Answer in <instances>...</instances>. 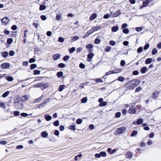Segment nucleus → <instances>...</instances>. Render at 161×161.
Returning a JSON list of instances; mask_svg holds the SVG:
<instances>
[{"mask_svg":"<svg viewBox=\"0 0 161 161\" xmlns=\"http://www.w3.org/2000/svg\"><path fill=\"white\" fill-rule=\"evenodd\" d=\"M140 81L138 80H132L127 82L126 86L127 88L130 90H133L134 88L139 85Z\"/></svg>","mask_w":161,"mask_h":161,"instance_id":"nucleus-1","label":"nucleus"},{"mask_svg":"<svg viewBox=\"0 0 161 161\" xmlns=\"http://www.w3.org/2000/svg\"><path fill=\"white\" fill-rule=\"evenodd\" d=\"M23 103L22 101L19 100L15 101L14 103V106L17 109H21L23 107Z\"/></svg>","mask_w":161,"mask_h":161,"instance_id":"nucleus-2","label":"nucleus"},{"mask_svg":"<svg viewBox=\"0 0 161 161\" xmlns=\"http://www.w3.org/2000/svg\"><path fill=\"white\" fill-rule=\"evenodd\" d=\"M126 130V128L125 127H121L118 128L114 132L115 135H117L122 134Z\"/></svg>","mask_w":161,"mask_h":161,"instance_id":"nucleus-3","label":"nucleus"},{"mask_svg":"<svg viewBox=\"0 0 161 161\" xmlns=\"http://www.w3.org/2000/svg\"><path fill=\"white\" fill-rule=\"evenodd\" d=\"M120 14V10H118L115 12H111L110 14V16H112L113 17H116L119 16Z\"/></svg>","mask_w":161,"mask_h":161,"instance_id":"nucleus-4","label":"nucleus"},{"mask_svg":"<svg viewBox=\"0 0 161 161\" xmlns=\"http://www.w3.org/2000/svg\"><path fill=\"white\" fill-rule=\"evenodd\" d=\"M9 21V20L8 17H6L2 19L1 20L2 23L5 25H6L8 23Z\"/></svg>","mask_w":161,"mask_h":161,"instance_id":"nucleus-5","label":"nucleus"},{"mask_svg":"<svg viewBox=\"0 0 161 161\" xmlns=\"http://www.w3.org/2000/svg\"><path fill=\"white\" fill-rule=\"evenodd\" d=\"M101 28V27L100 26H96L90 30L92 33L95 31L100 30Z\"/></svg>","mask_w":161,"mask_h":161,"instance_id":"nucleus-6","label":"nucleus"},{"mask_svg":"<svg viewBox=\"0 0 161 161\" xmlns=\"http://www.w3.org/2000/svg\"><path fill=\"white\" fill-rule=\"evenodd\" d=\"M10 66V64H9L5 63L2 64L1 65V67L3 69H7Z\"/></svg>","mask_w":161,"mask_h":161,"instance_id":"nucleus-7","label":"nucleus"},{"mask_svg":"<svg viewBox=\"0 0 161 161\" xmlns=\"http://www.w3.org/2000/svg\"><path fill=\"white\" fill-rule=\"evenodd\" d=\"M94 54L93 53H90L87 55V61L89 62L91 61V59L92 58Z\"/></svg>","mask_w":161,"mask_h":161,"instance_id":"nucleus-8","label":"nucleus"},{"mask_svg":"<svg viewBox=\"0 0 161 161\" xmlns=\"http://www.w3.org/2000/svg\"><path fill=\"white\" fill-rule=\"evenodd\" d=\"M60 55L59 54H56L53 56V58L54 60H57L60 58Z\"/></svg>","mask_w":161,"mask_h":161,"instance_id":"nucleus-9","label":"nucleus"},{"mask_svg":"<svg viewBox=\"0 0 161 161\" xmlns=\"http://www.w3.org/2000/svg\"><path fill=\"white\" fill-rule=\"evenodd\" d=\"M44 117L47 121L50 120L52 119V117L49 114H47L44 115Z\"/></svg>","mask_w":161,"mask_h":161,"instance_id":"nucleus-10","label":"nucleus"},{"mask_svg":"<svg viewBox=\"0 0 161 161\" xmlns=\"http://www.w3.org/2000/svg\"><path fill=\"white\" fill-rule=\"evenodd\" d=\"M29 97L30 96L29 95H25L22 97L21 101H22L23 102V101H25L27 100Z\"/></svg>","mask_w":161,"mask_h":161,"instance_id":"nucleus-11","label":"nucleus"},{"mask_svg":"<svg viewBox=\"0 0 161 161\" xmlns=\"http://www.w3.org/2000/svg\"><path fill=\"white\" fill-rule=\"evenodd\" d=\"M42 84L41 86V88L42 90H44L47 87L48 84L47 83H44L43 82H41Z\"/></svg>","mask_w":161,"mask_h":161,"instance_id":"nucleus-12","label":"nucleus"},{"mask_svg":"<svg viewBox=\"0 0 161 161\" xmlns=\"http://www.w3.org/2000/svg\"><path fill=\"white\" fill-rule=\"evenodd\" d=\"M97 17V14L94 13L90 17L89 19L90 20H92L95 19Z\"/></svg>","mask_w":161,"mask_h":161,"instance_id":"nucleus-13","label":"nucleus"},{"mask_svg":"<svg viewBox=\"0 0 161 161\" xmlns=\"http://www.w3.org/2000/svg\"><path fill=\"white\" fill-rule=\"evenodd\" d=\"M41 136L44 138L47 137L48 136V134L45 131H43L41 133Z\"/></svg>","mask_w":161,"mask_h":161,"instance_id":"nucleus-14","label":"nucleus"},{"mask_svg":"<svg viewBox=\"0 0 161 161\" xmlns=\"http://www.w3.org/2000/svg\"><path fill=\"white\" fill-rule=\"evenodd\" d=\"M129 112L130 114H134L136 113V110L134 108H130L129 110Z\"/></svg>","mask_w":161,"mask_h":161,"instance_id":"nucleus-15","label":"nucleus"},{"mask_svg":"<svg viewBox=\"0 0 161 161\" xmlns=\"http://www.w3.org/2000/svg\"><path fill=\"white\" fill-rule=\"evenodd\" d=\"M92 32L90 30L88 31L83 36V37L85 38L87 37L89 35L91 34Z\"/></svg>","mask_w":161,"mask_h":161,"instance_id":"nucleus-16","label":"nucleus"},{"mask_svg":"<svg viewBox=\"0 0 161 161\" xmlns=\"http://www.w3.org/2000/svg\"><path fill=\"white\" fill-rule=\"evenodd\" d=\"M147 68L146 67H142L140 71L141 73L142 74H144L146 72Z\"/></svg>","mask_w":161,"mask_h":161,"instance_id":"nucleus-17","label":"nucleus"},{"mask_svg":"<svg viewBox=\"0 0 161 161\" xmlns=\"http://www.w3.org/2000/svg\"><path fill=\"white\" fill-rule=\"evenodd\" d=\"M43 96L42 95L41 97L38 98L36 99L34 101V102L37 103L40 102L42 100V99L43 98Z\"/></svg>","mask_w":161,"mask_h":161,"instance_id":"nucleus-18","label":"nucleus"},{"mask_svg":"<svg viewBox=\"0 0 161 161\" xmlns=\"http://www.w3.org/2000/svg\"><path fill=\"white\" fill-rule=\"evenodd\" d=\"M8 53L7 51L2 52L1 53V56L5 58L7 57L8 56Z\"/></svg>","mask_w":161,"mask_h":161,"instance_id":"nucleus-19","label":"nucleus"},{"mask_svg":"<svg viewBox=\"0 0 161 161\" xmlns=\"http://www.w3.org/2000/svg\"><path fill=\"white\" fill-rule=\"evenodd\" d=\"M152 59L151 58H147L145 61V63L146 64H150L152 63Z\"/></svg>","mask_w":161,"mask_h":161,"instance_id":"nucleus-20","label":"nucleus"},{"mask_svg":"<svg viewBox=\"0 0 161 161\" xmlns=\"http://www.w3.org/2000/svg\"><path fill=\"white\" fill-rule=\"evenodd\" d=\"M143 122V119H138L136 121V124L137 125L142 124Z\"/></svg>","mask_w":161,"mask_h":161,"instance_id":"nucleus-21","label":"nucleus"},{"mask_svg":"<svg viewBox=\"0 0 161 161\" xmlns=\"http://www.w3.org/2000/svg\"><path fill=\"white\" fill-rule=\"evenodd\" d=\"M119 30V27L117 26H114L112 28V31L113 32H116Z\"/></svg>","mask_w":161,"mask_h":161,"instance_id":"nucleus-22","label":"nucleus"},{"mask_svg":"<svg viewBox=\"0 0 161 161\" xmlns=\"http://www.w3.org/2000/svg\"><path fill=\"white\" fill-rule=\"evenodd\" d=\"M9 93L10 92L9 91H7L2 95V97H5L8 96Z\"/></svg>","mask_w":161,"mask_h":161,"instance_id":"nucleus-23","label":"nucleus"},{"mask_svg":"<svg viewBox=\"0 0 161 161\" xmlns=\"http://www.w3.org/2000/svg\"><path fill=\"white\" fill-rule=\"evenodd\" d=\"M137 134V131L136 130H133L130 135V136L134 137Z\"/></svg>","mask_w":161,"mask_h":161,"instance_id":"nucleus-24","label":"nucleus"},{"mask_svg":"<svg viewBox=\"0 0 161 161\" xmlns=\"http://www.w3.org/2000/svg\"><path fill=\"white\" fill-rule=\"evenodd\" d=\"M65 87L64 85H61L59 86L58 91L60 92L62 91Z\"/></svg>","mask_w":161,"mask_h":161,"instance_id":"nucleus-25","label":"nucleus"},{"mask_svg":"<svg viewBox=\"0 0 161 161\" xmlns=\"http://www.w3.org/2000/svg\"><path fill=\"white\" fill-rule=\"evenodd\" d=\"M46 8V6L44 5H41L40 6L39 10L41 11H42L45 10Z\"/></svg>","mask_w":161,"mask_h":161,"instance_id":"nucleus-26","label":"nucleus"},{"mask_svg":"<svg viewBox=\"0 0 161 161\" xmlns=\"http://www.w3.org/2000/svg\"><path fill=\"white\" fill-rule=\"evenodd\" d=\"M63 73L62 71H59L57 73V75L58 77L59 78L63 76Z\"/></svg>","mask_w":161,"mask_h":161,"instance_id":"nucleus-27","label":"nucleus"},{"mask_svg":"<svg viewBox=\"0 0 161 161\" xmlns=\"http://www.w3.org/2000/svg\"><path fill=\"white\" fill-rule=\"evenodd\" d=\"M37 67V65L35 64H32L30 65V69H33Z\"/></svg>","mask_w":161,"mask_h":161,"instance_id":"nucleus-28","label":"nucleus"},{"mask_svg":"<svg viewBox=\"0 0 161 161\" xmlns=\"http://www.w3.org/2000/svg\"><path fill=\"white\" fill-rule=\"evenodd\" d=\"M7 80L9 81H12L14 80V78L12 76H8L6 77Z\"/></svg>","mask_w":161,"mask_h":161,"instance_id":"nucleus-29","label":"nucleus"},{"mask_svg":"<svg viewBox=\"0 0 161 161\" xmlns=\"http://www.w3.org/2000/svg\"><path fill=\"white\" fill-rule=\"evenodd\" d=\"M101 41L100 39L97 38L94 41V43L95 44H99L100 43Z\"/></svg>","mask_w":161,"mask_h":161,"instance_id":"nucleus-30","label":"nucleus"},{"mask_svg":"<svg viewBox=\"0 0 161 161\" xmlns=\"http://www.w3.org/2000/svg\"><path fill=\"white\" fill-rule=\"evenodd\" d=\"M126 156L128 158H131L132 156L131 153L130 152H128L126 154Z\"/></svg>","mask_w":161,"mask_h":161,"instance_id":"nucleus-31","label":"nucleus"},{"mask_svg":"<svg viewBox=\"0 0 161 161\" xmlns=\"http://www.w3.org/2000/svg\"><path fill=\"white\" fill-rule=\"evenodd\" d=\"M158 52V51L156 48H154L153 49L152 51V54L153 55L156 54Z\"/></svg>","mask_w":161,"mask_h":161,"instance_id":"nucleus-32","label":"nucleus"},{"mask_svg":"<svg viewBox=\"0 0 161 161\" xmlns=\"http://www.w3.org/2000/svg\"><path fill=\"white\" fill-rule=\"evenodd\" d=\"M87 100L86 97L83 98L81 100V102L82 103H85L87 102Z\"/></svg>","mask_w":161,"mask_h":161,"instance_id":"nucleus-33","label":"nucleus"},{"mask_svg":"<svg viewBox=\"0 0 161 161\" xmlns=\"http://www.w3.org/2000/svg\"><path fill=\"white\" fill-rule=\"evenodd\" d=\"M101 156L105 157L106 156V153L105 152L102 151L100 153Z\"/></svg>","mask_w":161,"mask_h":161,"instance_id":"nucleus-34","label":"nucleus"},{"mask_svg":"<svg viewBox=\"0 0 161 161\" xmlns=\"http://www.w3.org/2000/svg\"><path fill=\"white\" fill-rule=\"evenodd\" d=\"M53 125L55 126H58L59 125V121L57 120L55 121L53 123Z\"/></svg>","mask_w":161,"mask_h":161,"instance_id":"nucleus-35","label":"nucleus"},{"mask_svg":"<svg viewBox=\"0 0 161 161\" xmlns=\"http://www.w3.org/2000/svg\"><path fill=\"white\" fill-rule=\"evenodd\" d=\"M40 73V71L39 70H37L36 69L34 70L33 74L34 75H39Z\"/></svg>","mask_w":161,"mask_h":161,"instance_id":"nucleus-36","label":"nucleus"},{"mask_svg":"<svg viewBox=\"0 0 161 161\" xmlns=\"http://www.w3.org/2000/svg\"><path fill=\"white\" fill-rule=\"evenodd\" d=\"M65 64H64L60 63L58 64V66L59 68H63L65 67Z\"/></svg>","mask_w":161,"mask_h":161,"instance_id":"nucleus-37","label":"nucleus"},{"mask_svg":"<svg viewBox=\"0 0 161 161\" xmlns=\"http://www.w3.org/2000/svg\"><path fill=\"white\" fill-rule=\"evenodd\" d=\"M143 50V47H139L137 50V52L138 53H141Z\"/></svg>","mask_w":161,"mask_h":161,"instance_id":"nucleus-38","label":"nucleus"},{"mask_svg":"<svg viewBox=\"0 0 161 161\" xmlns=\"http://www.w3.org/2000/svg\"><path fill=\"white\" fill-rule=\"evenodd\" d=\"M107 104V103L105 101H103L102 103L99 104V106L102 107L106 106Z\"/></svg>","mask_w":161,"mask_h":161,"instance_id":"nucleus-39","label":"nucleus"},{"mask_svg":"<svg viewBox=\"0 0 161 161\" xmlns=\"http://www.w3.org/2000/svg\"><path fill=\"white\" fill-rule=\"evenodd\" d=\"M121 113L118 112H117L115 114V116L116 118H119L121 116Z\"/></svg>","mask_w":161,"mask_h":161,"instance_id":"nucleus-40","label":"nucleus"},{"mask_svg":"<svg viewBox=\"0 0 161 161\" xmlns=\"http://www.w3.org/2000/svg\"><path fill=\"white\" fill-rule=\"evenodd\" d=\"M123 32L124 33L127 34L129 33V31L128 29L125 28L123 30Z\"/></svg>","mask_w":161,"mask_h":161,"instance_id":"nucleus-41","label":"nucleus"},{"mask_svg":"<svg viewBox=\"0 0 161 161\" xmlns=\"http://www.w3.org/2000/svg\"><path fill=\"white\" fill-rule=\"evenodd\" d=\"M13 40L11 38H9L7 39V43L8 44H11L13 42Z\"/></svg>","mask_w":161,"mask_h":161,"instance_id":"nucleus-42","label":"nucleus"},{"mask_svg":"<svg viewBox=\"0 0 161 161\" xmlns=\"http://www.w3.org/2000/svg\"><path fill=\"white\" fill-rule=\"evenodd\" d=\"M69 129L72 130H75V125H70L69 126Z\"/></svg>","mask_w":161,"mask_h":161,"instance_id":"nucleus-43","label":"nucleus"},{"mask_svg":"<svg viewBox=\"0 0 161 161\" xmlns=\"http://www.w3.org/2000/svg\"><path fill=\"white\" fill-rule=\"evenodd\" d=\"M82 120L80 118L76 120V123L78 124H80L82 122Z\"/></svg>","mask_w":161,"mask_h":161,"instance_id":"nucleus-44","label":"nucleus"},{"mask_svg":"<svg viewBox=\"0 0 161 161\" xmlns=\"http://www.w3.org/2000/svg\"><path fill=\"white\" fill-rule=\"evenodd\" d=\"M118 80L119 81L123 82L125 80V78L123 77L120 76L118 78Z\"/></svg>","mask_w":161,"mask_h":161,"instance_id":"nucleus-45","label":"nucleus"},{"mask_svg":"<svg viewBox=\"0 0 161 161\" xmlns=\"http://www.w3.org/2000/svg\"><path fill=\"white\" fill-rule=\"evenodd\" d=\"M69 58V57L68 55H66L64 56L63 58V60L64 61H67Z\"/></svg>","mask_w":161,"mask_h":161,"instance_id":"nucleus-46","label":"nucleus"},{"mask_svg":"<svg viewBox=\"0 0 161 161\" xmlns=\"http://www.w3.org/2000/svg\"><path fill=\"white\" fill-rule=\"evenodd\" d=\"M92 47V46L90 44L87 45L86 46V48L87 49H91Z\"/></svg>","mask_w":161,"mask_h":161,"instance_id":"nucleus-47","label":"nucleus"},{"mask_svg":"<svg viewBox=\"0 0 161 161\" xmlns=\"http://www.w3.org/2000/svg\"><path fill=\"white\" fill-rule=\"evenodd\" d=\"M111 49V47L110 46H108L107 47L105 48V51L106 52H108Z\"/></svg>","mask_w":161,"mask_h":161,"instance_id":"nucleus-48","label":"nucleus"},{"mask_svg":"<svg viewBox=\"0 0 161 161\" xmlns=\"http://www.w3.org/2000/svg\"><path fill=\"white\" fill-rule=\"evenodd\" d=\"M75 50V47H72L69 50V52L70 53H73Z\"/></svg>","mask_w":161,"mask_h":161,"instance_id":"nucleus-49","label":"nucleus"},{"mask_svg":"<svg viewBox=\"0 0 161 161\" xmlns=\"http://www.w3.org/2000/svg\"><path fill=\"white\" fill-rule=\"evenodd\" d=\"M20 113L19 111H15L14 112V115L16 116H18L20 114Z\"/></svg>","mask_w":161,"mask_h":161,"instance_id":"nucleus-50","label":"nucleus"},{"mask_svg":"<svg viewBox=\"0 0 161 161\" xmlns=\"http://www.w3.org/2000/svg\"><path fill=\"white\" fill-rule=\"evenodd\" d=\"M20 115L22 116V117H27V116H28V114L26 113H22L21 114H20Z\"/></svg>","mask_w":161,"mask_h":161,"instance_id":"nucleus-51","label":"nucleus"},{"mask_svg":"<svg viewBox=\"0 0 161 161\" xmlns=\"http://www.w3.org/2000/svg\"><path fill=\"white\" fill-rule=\"evenodd\" d=\"M142 87L139 86L136 88L135 90V91L136 92H138L141 91V90H142Z\"/></svg>","mask_w":161,"mask_h":161,"instance_id":"nucleus-52","label":"nucleus"},{"mask_svg":"<svg viewBox=\"0 0 161 161\" xmlns=\"http://www.w3.org/2000/svg\"><path fill=\"white\" fill-rule=\"evenodd\" d=\"M109 44L110 45L113 46L115 44L116 42L114 41L111 40L109 41Z\"/></svg>","mask_w":161,"mask_h":161,"instance_id":"nucleus-53","label":"nucleus"},{"mask_svg":"<svg viewBox=\"0 0 161 161\" xmlns=\"http://www.w3.org/2000/svg\"><path fill=\"white\" fill-rule=\"evenodd\" d=\"M79 39V37L77 36H75L72 38V40L73 41H75Z\"/></svg>","mask_w":161,"mask_h":161,"instance_id":"nucleus-54","label":"nucleus"},{"mask_svg":"<svg viewBox=\"0 0 161 161\" xmlns=\"http://www.w3.org/2000/svg\"><path fill=\"white\" fill-rule=\"evenodd\" d=\"M0 107L3 108H5V105L4 103L3 102H0Z\"/></svg>","mask_w":161,"mask_h":161,"instance_id":"nucleus-55","label":"nucleus"},{"mask_svg":"<svg viewBox=\"0 0 161 161\" xmlns=\"http://www.w3.org/2000/svg\"><path fill=\"white\" fill-rule=\"evenodd\" d=\"M58 41L60 42H63L64 41V39L61 37H59L58 39Z\"/></svg>","mask_w":161,"mask_h":161,"instance_id":"nucleus-56","label":"nucleus"},{"mask_svg":"<svg viewBox=\"0 0 161 161\" xmlns=\"http://www.w3.org/2000/svg\"><path fill=\"white\" fill-rule=\"evenodd\" d=\"M111 71L112 74L117 73L119 72V70L118 69H115Z\"/></svg>","mask_w":161,"mask_h":161,"instance_id":"nucleus-57","label":"nucleus"},{"mask_svg":"<svg viewBox=\"0 0 161 161\" xmlns=\"http://www.w3.org/2000/svg\"><path fill=\"white\" fill-rule=\"evenodd\" d=\"M149 44H146L144 47V49L145 50H147L149 47Z\"/></svg>","mask_w":161,"mask_h":161,"instance_id":"nucleus-58","label":"nucleus"},{"mask_svg":"<svg viewBox=\"0 0 161 161\" xmlns=\"http://www.w3.org/2000/svg\"><path fill=\"white\" fill-rule=\"evenodd\" d=\"M54 133L55 135H56L58 136V135H59V132L58 130H55L54 132Z\"/></svg>","mask_w":161,"mask_h":161,"instance_id":"nucleus-59","label":"nucleus"},{"mask_svg":"<svg viewBox=\"0 0 161 161\" xmlns=\"http://www.w3.org/2000/svg\"><path fill=\"white\" fill-rule=\"evenodd\" d=\"M14 54L15 53L14 51L13 50L10 51L9 52V55L10 56H13Z\"/></svg>","mask_w":161,"mask_h":161,"instance_id":"nucleus-60","label":"nucleus"},{"mask_svg":"<svg viewBox=\"0 0 161 161\" xmlns=\"http://www.w3.org/2000/svg\"><path fill=\"white\" fill-rule=\"evenodd\" d=\"M36 61V59L34 58H30L29 61V62L30 63H32Z\"/></svg>","mask_w":161,"mask_h":161,"instance_id":"nucleus-61","label":"nucleus"},{"mask_svg":"<svg viewBox=\"0 0 161 161\" xmlns=\"http://www.w3.org/2000/svg\"><path fill=\"white\" fill-rule=\"evenodd\" d=\"M95 81L97 82L102 83L103 82V80H102L101 79L98 78V79H96Z\"/></svg>","mask_w":161,"mask_h":161,"instance_id":"nucleus-62","label":"nucleus"},{"mask_svg":"<svg viewBox=\"0 0 161 161\" xmlns=\"http://www.w3.org/2000/svg\"><path fill=\"white\" fill-rule=\"evenodd\" d=\"M41 19L43 20H45L47 19V17L44 15H42L41 16Z\"/></svg>","mask_w":161,"mask_h":161,"instance_id":"nucleus-63","label":"nucleus"},{"mask_svg":"<svg viewBox=\"0 0 161 161\" xmlns=\"http://www.w3.org/2000/svg\"><path fill=\"white\" fill-rule=\"evenodd\" d=\"M79 67L81 69H84L85 68V66L82 63H80L79 64Z\"/></svg>","mask_w":161,"mask_h":161,"instance_id":"nucleus-64","label":"nucleus"}]
</instances>
